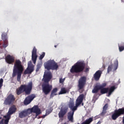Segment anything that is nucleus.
<instances>
[{
    "mask_svg": "<svg viewBox=\"0 0 124 124\" xmlns=\"http://www.w3.org/2000/svg\"><path fill=\"white\" fill-rule=\"evenodd\" d=\"M53 78V75L52 73L50 71H47L45 72L43 80L44 83L42 85L43 93H45L46 95L49 94L52 89H53V86L49 84V81H51V79Z\"/></svg>",
    "mask_w": 124,
    "mask_h": 124,
    "instance_id": "nucleus-1",
    "label": "nucleus"
},
{
    "mask_svg": "<svg viewBox=\"0 0 124 124\" xmlns=\"http://www.w3.org/2000/svg\"><path fill=\"white\" fill-rule=\"evenodd\" d=\"M23 71H24V66L22 65V62L20 61V60H16L13 70L12 77H15L17 75V81L20 82Z\"/></svg>",
    "mask_w": 124,
    "mask_h": 124,
    "instance_id": "nucleus-2",
    "label": "nucleus"
},
{
    "mask_svg": "<svg viewBox=\"0 0 124 124\" xmlns=\"http://www.w3.org/2000/svg\"><path fill=\"white\" fill-rule=\"evenodd\" d=\"M32 91V82H29L28 84H22L16 90L17 95H20L21 93H25L26 95L31 94Z\"/></svg>",
    "mask_w": 124,
    "mask_h": 124,
    "instance_id": "nucleus-3",
    "label": "nucleus"
},
{
    "mask_svg": "<svg viewBox=\"0 0 124 124\" xmlns=\"http://www.w3.org/2000/svg\"><path fill=\"white\" fill-rule=\"evenodd\" d=\"M86 63L84 62H79L72 66L70 70L71 73H81L84 71Z\"/></svg>",
    "mask_w": 124,
    "mask_h": 124,
    "instance_id": "nucleus-4",
    "label": "nucleus"
},
{
    "mask_svg": "<svg viewBox=\"0 0 124 124\" xmlns=\"http://www.w3.org/2000/svg\"><path fill=\"white\" fill-rule=\"evenodd\" d=\"M45 67L48 71L49 70H58L59 65L54 60H50L45 64Z\"/></svg>",
    "mask_w": 124,
    "mask_h": 124,
    "instance_id": "nucleus-5",
    "label": "nucleus"
},
{
    "mask_svg": "<svg viewBox=\"0 0 124 124\" xmlns=\"http://www.w3.org/2000/svg\"><path fill=\"white\" fill-rule=\"evenodd\" d=\"M69 107L70 108L72 111H69L67 114V119L69 122H71V123H73V116H74V112L76 111L77 109H75V108L76 106H74V101L73 100H70L69 103Z\"/></svg>",
    "mask_w": 124,
    "mask_h": 124,
    "instance_id": "nucleus-6",
    "label": "nucleus"
},
{
    "mask_svg": "<svg viewBox=\"0 0 124 124\" xmlns=\"http://www.w3.org/2000/svg\"><path fill=\"white\" fill-rule=\"evenodd\" d=\"M86 83H87V78L83 76L81 77L78 81V88L79 93H82L84 92L85 86H86Z\"/></svg>",
    "mask_w": 124,
    "mask_h": 124,
    "instance_id": "nucleus-7",
    "label": "nucleus"
},
{
    "mask_svg": "<svg viewBox=\"0 0 124 124\" xmlns=\"http://www.w3.org/2000/svg\"><path fill=\"white\" fill-rule=\"evenodd\" d=\"M28 110L30 114H31V113H35L36 114L35 118H36L37 116L41 114V110H40V108H38V106L37 105L34 106L31 108H28Z\"/></svg>",
    "mask_w": 124,
    "mask_h": 124,
    "instance_id": "nucleus-8",
    "label": "nucleus"
},
{
    "mask_svg": "<svg viewBox=\"0 0 124 124\" xmlns=\"http://www.w3.org/2000/svg\"><path fill=\"white\" fill-rule=\"evenodd\" d=\"M16 99V98H15V96H14V95L12 94H10L6 99L5 100L4 103L5 105H10L12 102H14L15 101V100Z\"/></svg>",
    "mask_w": 124,
    "mask_h": 124,
    "instance_id": "nucleus-9",
    "label": "nucleus"
},
{
    "mask_svg": "<svg viewBox=\"0 0 124 124\" xmlns=\"http://www.w3.org/2000/svg\"><path fill=\"white\" fill-rule=\"evenodd\" d=\"M34 98H35V94H32L28 96L24 100V104L25 105L30 104V103H31Z\"/></svg>",
    "mask_w": 124,
    "mask_h": 124,
    "instance_id": "nucleus-10",
    "label": "nucleus"
},
{
    "mask_svg": "<svg viewBox=\"0 0 124 124\" xmlns=\"http://www.w3.org/2000/svg\"><path fill=\"white\" fill-rule=\"evenodd\" d=\"M30 114L29 109H25L21 111L19 113V117L20 118V119H23V118H26V117H28V116Z\"/></svg>",
    "mask_w": 124,
    "mask_h": 124,
    "instance_id": "nucleus-11",
    "label": "nucleus"
},
{
    "mask_svg": "<svg viewBox=\"0 0 124 124\" xmlns=\"http://www.w3.org/2000/svg\"><path fill=\"white\" fill-rule=\"evenodd\" d=\"M83 99H84V94H80L76 101V107L75 108V109H76L78 108V107L80 105V104L83 102Z\"/></svg>",
    "mask_w": 124,
    "mask_h": 124,
    "instance_id": "nucleus-12",
    "label": "nucleus"
},
{
    "mask_svg": "<svg viewBox=\"0 0 124 124\" xmlns=\"http://www.w3.org/2000/svg\"><path fill=\"white\" fill-rule=\"evenodd\" d=\"M37 50L35 46L33 48V50L32 51V61L33 62V63L35 64L36 62V60H37V54H36V52Z\"/></svg>",
    "mask_w": 124,
    "mask_h": 124,
    "instance_id": "nucleus-13",
    "label": "nucleus"
},
{
    "mask_svg": "<svg viewBox=\"0 0 124 124\" xmlns=\"http://www.w3.org/2000/svg\"><path fill=\"white\" fill-rule=\"evenodd\" d=\"M67 111H68V108H61L60 111L58 114L59 117L61 119L63 118L65 114L67 113Z\"/></svg>",
    "mask_w": 124,
    "mask_h": 124,
    "instance_id": "nucleus-14",
    "label": "nucleus"
},
{
    "mask_svg": "<svg viewBox=\"0 0 124 124\" xmlns=\"http://www.w3.org/2000/svg\"><path fill=\"white\" fill-rule=\"evenodd\" d=\"M5 60L7 63H9V64H11V63H13V62H15V58L13 56L8 55L7 56V57H6Z\"/></svg>",
    "mask_w": 124,
    "mask_h": 124,
    "instance_id": "nucleus-15",
    "label": "nucleus"
},
{
    "mask_svg": "<svg viewBox=\"0 0 124 124\" xmlns=\"http://www.w3.org/2000/svg\"><path fill=\"white\" fill-rule=\"evenodd\" d=\"M16 110L17 108H16V107H15V106H12L9 108V111L6 115L7 116H9V117H11V115H13V114H14V113L16 112Z\"/></svg>",
    "mask_w": 124,
    "mask_h": 124,
    "instance_id": "nucleus-16",
    "label": "nucleus"
},
{
    "mask_svg": "<svg viewBox=\"0 0 124 124\" xmlns=\"http://www.w3.org/2000/svg\"><path fill=\"white\" fill-rule=\"evenodd\" d=\"M102 74V71L99 70L97 71L93 75V77L95 81H98L101 77V75Z\"/></svg>",
    "mask_w": 124,
    "mask_h": 124,
    "instance_id": "nucleus-17",
    "label": "nucleus"
},
{
    "mask_svg": "<svg viewBox=\"0 0 124 124\" xmlns=\"http://www.w3.org/2000/svg\"><path fill=\"white\" fill-rule=\"evenodd\" d=\"M28 69L29 70L30 73L33 72V70H34V65L31 63V62H29L28 63Z\"/></svg>",
    "mask_w": 124,
    "mask_h": 124,
    "instance_id": "nucleus-18",
    "label": "nucleus"
},
{
    "mask_svg": "<svg viewBox=\"0 0 124 124\" xmlns=\"http://www.w3.org/2000/svg\"><path fill=\"white\" fill-rule=\"evenodd\" d=\"M58 92V88H54L50 93V98H53V97H54L55 95H57L58 94L57 93Z\"/></svg>",
    "mask_w": 124,
    "mask_h": 124,
    "instance_id": "nucleus-19",
    "label": "nucleus"
},
{
    "mask_svg": "<svg viewBox=\"0 0 124 124\" xmlns=\"http://www.w3.org/2000/svg\"><path fill=\"white\" fill-rule=\"evenodd\" d=\"M116 90V87L115 86H113L108 88V96H110Z\"/></svg>",
    "mask_w": 124,
    "mask_h": 124,
    "instance_id": "nucleus-20",
    "label": "nucleus"
},
{
    "mask_svg": "<svg viewBox=\"0 0 124 124\" xmlns=\"http://www.w3.org/2000/svg\"><path fill=\"white\" fill-rule=\"evenodd\" d=\"M93 121V117H90L89 119H86L85 121L82 122L81 124H90Z\"/></svg>",
    "mask_w": 124,
    "mask_h": 124,
    "instance_id": "nucleus-21",
    "label": "nucleus"
},
{
    "mask_svg": "<svg viewBox=\"0 0 124 124\" xmlns=\"http://www.w3.org/2000/svg\"><path fill=\"white\" fill-rule=\"evenodd\" d=\"M99 90H100L99 86H98V85H96L94 86L93 90H92V93H98Z\"/></svg>",
    "mask_w": 124,
    "mask_h": 124,
    "instance_id": "nucleus-22",
    "label": "nucleus"
},
{
    "mask_svg": "<svg viewBox=\"0 0 124 124\" xmlns=\"http://www.w3.org/2000/svg\"><path fill=\"white\" fill-rule=\"evenodd\" d=\"M100 93H101V94H104L108 93V90H109V88H101V89H100Z\"/></svg>",
    "mask_w": 124,
    "mask_h": 124,
    "instance_id": "nucleus-23",
    "label": "nucleus"
},
{
    "mask_svg": "<svg viewBox=\"0 0 124 124\" xmlns=\"http://www.w3.org/2000/svg\"><path fill=\"white\" fill-rule=\"evenodd\" d=\"M4 118H5V119H6L4 120V124H8V123H9V120L10 119H11V116H9L6 115L4 116Z\"/></svg>",
    "mask_w": 124,
    "mask_h": 124,
    "instance_id": "nucleus-24",
    "label": "nucleus"
},
{
    "mask_svg": "<svg viewBox=\"0 0 124 124\" xmlns=\"http://www.w3.org/2000/svg\"><path fill=\"white\" fill-rule=\"evenodd\" d=\"M1 39L4 41H8L7 39L8 38L7 37V34L5 33H3L1 34Z\"/></svg>",
    "mask_w": 124,
    "mask_h": 124,
    "instance_id": "nucleus-25",
    "label": "nucleus"
},
{
    "mask_svg": "<svg viewBox=\"0 0 124 124\" xmlns=\"http://www.w3.org/2000/svg\"><path fill=\"white\" fill-rule=\"evenodd\" d=\"M67 93V90L65 88H61V91L59 92V94H64Z\"/></svg>",
    "mask_w": 124,
    "mask_h": 124,
    "instance_id": "nucleus-26",
    "label": "nucleus"
},
{
    "mask_svg": "<svg viewBox=\"0 0 124 124\" xmlns=\"http://www.w3.org/2000/svg\"><path fill=\"white\" fill-rule=\"evenodd\" d=\"M107 86V83L104 82L101 85L98 86V87L100 88V89H104Z\"/></svg>",
    "mask_w": 124,
    "mask_h": 124,
    "instance_id": "nucleus-27",
    "label": "nucleus"
},
{
    "mask_svg": "<svg viewBox=\"0 0 124 124\" xmlns=\"http://www.w3.org/2000/svg\"><path fill=\"white\" fill-rule=\"evenodd\" d=\"M4 43L2 45L3 48H6L8 46V41H6L3 42Z\"/></svg>",
    "mask_w": 124,
    "mask_h": 124,
    "instance_id": "nucleus-28",
    "label": "nucleus"
},
{
    "mask_svg": "<svg viewBox=\"0 0 124 124\" xmlns=\"http://www.w3.org/2000/svg\"><path fill=\"white\" fill-rule=\"evenodd\" d=\"M45 52H43L42 54L40 56L39 60H40V61H42V60L43 59V58L45 57Z\"/></svg>",
    "mask_w": 124,
    "mask_h": 124,
    "instance_id": "nucleus-29",
    "label": "nucleus"
},
{
    "mask_svg": "<svg viewBox=\"0 0 124 124\" xmlns=\"http://www.w3.org/2000/svg\"><path fill=\"white\" fill-rule=\"evenodd\" d=\"M41 68V64L38 63L37 65L36 72H38V71H39V69H40Z\"/></svg>",
    "mask_w": 124,
    "mask_h": 124,
    "instance_id": "nucleus-30",
    "label": "nucleus"
},
{
    "mask_svg": "<svg viewBox=\"0 0 124 124\" xmlns=\"http://www.w3.org/2000/svg\"><path fill=\"white\" fill-rule=\"evenodd\" d=\"M31 74V71H29V69H28V68L24 72V75H27V74Z\"/></svg>",
    "mask_w": 124,
    "mask_h": 124,
    "instance_id": "nucleus-31",
    "label": "nucleus"
},
{
    "mask_svg": "<svg viewBox=\"0 0 124 124\" xmlns=\"http://www.w3.org/2000/svg\"><path fill=\"white\" fill-rule=\"evenodd\" d=\"M50 113H52V109H46V116H48V115H49V114H50Z\"/></svg>",
    "mask_w": 124,
    "mask_h": 124,
    "instance_id": "nucleus-32",
    "label": "nucleus"
},
{
    "mask_svg": "<svg viewBox=\"0 0 124 124\" xmlns=\"http://www.w3.org/2000/svg\"><path fill=\"white\" fill-rule=\"evenodd\" d=\"M3 85V79L0 78V90L1 89V87Z\"/></svg>",
    "mask_w": 124,
    "mask_h": 124,
    "instance_id": "nucleus-33",
    "label": "nucleus"
},
{
    "mask_svg": "<svg viewBox=\"0 0 124 124\" xmlns=\"http://www.w3.org/2000/svg\"><path fill=\"white\" fill-rule=\"evenodd\" d=\"M107 110L106 109H103L102 110V112L101 113V116H104L106 113H107Z\"/></svg>",
    "mask_w": 124,
    "mask_h": 124,
    "instance_id": "nucleus-34",
    "label": "nucleus"
},
{
    "mask_svg": "<svg viewBox=\"0 0 124 124\" xmlns=\"http://www.w3.org/2000/svg\"><path fill=\"white\" fill-rule=\"evenodd\" d=\"M119 49L120 52H123V51H124V46H119Z\"/></svg>",
    "mask_w": 124,
    "mask_h": 124,
    "instance_id": "nucleus-35",
    "label": "nucleus"
},
{
    "mask_svg": "<svg viewBox=\"0 0 124 124\" xmlns=\"http://www.w3.org/2000/svg\"><path fill=\"white\" fill-rule=\"evenodd\" d=\"M108 104H106L103 107V109L104 110H107L108 109Z\"/></svg>",
    "mask_w": 124,
    "mask_h": 124,
    "instance_id": "nucleus-36",
    "label": "nucleus"
},
{
    "mask_svg": "<svg viewBox=\"0 0 124 124\" xmlns=\"http://www.w3.org/2000/svg\"><path fill=\"white\" fill-rule=\"evenodd\" d=\"M112 70V65H109L108 68V73H109Z\"/></svg>",
    "mask_w": 124,
    "mask_h": 124,
    "instance_id": "nucleus-37",
    "label": "nucleus"
},
{
    "mask_svg": "<svg viewBox=\"0 0 124 124\" xmlns=\"http://www.w3.org/2000/svg\"><path fill=\"white\" fill-rule=\"evenodd\" d=\"M63 82H64V79H62V78L60 79V83H61V84H62Z\"/></svg>",
    "mask_w": 124,
    "mask_h": 124,
    "instance_id": "nucleus-38",
    "label": "nucleus"
},
{
    "mask_svg": "<svg viewBox=\"0 0 124 124\" xmlns=\"http://www.w3.org/2000/svg\"><path fill=\"white\" fill-rule=\"evenodd\" d=\"M89 69H90V68H86L85 69V72H88V71H89Z\"/></svg>",
    "mask_w": 124,
    "mask_h": 124,
    "instance_id": "nucleus-39",
    "label": "nucleus"
},
{
    "mask_svg": "<svg viewBox=\"0 0 124 124\" xmlns=\"http://www.w3.org/2000/svg\"><path fill=\"white\" fill-rule=\"evenodd\" d=\"M102 67L103 68H104V69H105V67H106L105 64H103Z\"/></svg>",
    "mask_w": 124,
    "mask_h": 124,
    "instance_id": "nucleus-40",
    "label": "nucleus"
},
{
    "mask_svg": "<svg viewBox=\"0 0 124 124\" xmlns=\"http://www.w3.org/2000/svg\"><path fill=\"white\" fill-rule=\"evenodd\" d=\"M115 62H116V63H117V65H118L119 64V62H118V60H116L115 61Z\"/></svg>",
    "mask_w": 124,
    "mask_h": 124,
    "instance_id": "nucleus-41",
    "label": "nucleus"
},
{
    "mask_svg": "<svg viewBox=\"0 0 124 124\" xmlns=\"http://www.w3.org/2000/svg\"><path fill=\"white\" fill-rule=\"evenodd\" d=\"M46 116H47V115H46V114L45 115H44L43 117V118H45V117H46Z\"/></svg>",
    "mask_w": 124,
    "mask_h": 124,
    "instance_id": "nucleus-42",
    "label": "nucleus"
},
{
    "mask_svg": "<svg viewBox=\"0 0 124 124\" xmlns=\"http://www.w3.org/2000/svg\"><path fill=\"white\" fill-rule=\"evenodd\" d=\"M97 124H101V122L100 121H98Z\"/></svg>",
    "mask_w": 124,
    "mask_h": 124,
    "instance_id": "nucleus-43",
    "label": "nucleus"
},
{
    "mask_svg": "<svg viewBox=\"0 0 124 124\" xmlns=\"http://www.w3.org/2000/svg\"><path fill=\"white\" fill-rule=\"evenodd\" d=\"M55 48H57V46H54Z\"/></svg>",
    "mask_w": 124,
    "mask_h": 124,
    "instance_id": "nucleus-44",
    "label": "nucleus"
},
{
    "mask_svg": "<svg viewBox=\"0 0 124 124\" xmlns=\"http://www.w3.org/2000/svg\"><path fill=\"white\" fill-rule=\"evenodd\" d=\"M122 2H124V1L123 0H121Z\"/></svg>",
    "mask_w": 124,
    "mask_h": 124,
    "instance_id": "nucleus-45",
    "label": "nucleus"
},
{
    "mask_svg": "<svg viewBox=\"0 0 124 124\" xmlns=\"http://www.w3.org/2000/svg\"><path fill=\"white\" fill-rule=\"evenodd\" d=\"M82 106H84V103H82Z\"/></svg>",
    "mask_w": 124,
    "mask_h": 124,
    "instance_id": "nucleus-46",
    "label": "nucleus"
},
{
    "mask_svg": "<svg viewBox=\"0 0 124 124\" xmlns=\"http://www.w3.org/2000/svg\"><path fill=\"white\" fill-rule=\"evenodd\" d=\"M38 119H40V117H39Z\"/></svg>",
    "mask_w": 124,
    "mask_h": 124,
    "instance_id": "nucleus-47",
    "label": "nucleus"
},
{
    "mask_svg": "<svg viewBox=\"0 0 124 124\" xmlns=\"http://www.w3.org/2000/svg\"><path fill=\"white\" fill-rule=\"evenodd\" d=\"M0 124H2L1 123H0Z\"/></svg>",
    "mask_w": 124,
    "mask_h": 124,
    "instance_id": "nucleus-48",
    "label": "nucleus"
},
{
    "mask_svg": "<svg viewBox=\"0 0 124 124\" xmlns=\"http://www.w3.org/2000/svg\"><path fill=\"white\" fill-rule=\"evenodd\" d=\"M76 76H77V75H76Z\"/></svg>",
    "mask_w": 124,
    "mask_h": 124,
    "instance_id": "nucleus-49",
    "label": "nucleus"
},
{
    "mask_svg": "<svg viewBox=\"0 0 124 124\" xmlns=\"http://www.w3.org/2000/svg\"><path fill=\"white\" fill-rule=\"evenodd\" d=\"M64 124H66V123H64Z\"/></svg>",
    "mask_w": 124,
    "mask_h": 124,
    "instance_id": "nucleus-50",
    "label": "nucleus"
}]
</instances>
